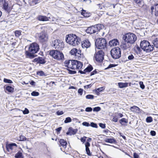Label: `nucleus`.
<instances>
[{
  "mask_svg": "<svg viewBox=\"0 0 158 158\" xmlns=\"http://www.w3.org/2000/svg\"><path fill=\"white\" fill-rule=\"evenodd\" d=\"M128 83L126 82V83H122V82H119L118 83V85L120 88H125L128 86Z\"/></svg>",
  "mask_w": 158,
  "mask_h": 158,
  "instance_id": "nucleus-23",
  "label": "nucleus"
},
{
  "mask_svg": "<svg viewBox=\"0 0 158 158\" xmlns=\"http://www.w3.org/2000/svg\"><path fill=\"white\" fill-rule=\"evenodd\" d=\"M45 63V61L44 58L41 57H39L38 63L40 64H44Z\"/></svg>",
  "mask_w": 158,
  "mask_h": 158,
  "instance_id": "nucleus-31",
  "label": "nucleus"
},
{
  "mask_svg": "<svg viewBox=\"0 0 158 158\" xmlns=\"http://www.w3.org/2000/svg\"><path fill=\"white\" fill-rule=\"evenodd\" d=\"M64 64L65 67L73 70L81 69L83 66L81 62L76 60H66Z\"/></svg>",
  "mask_w": 158,
  "mask_h": 158,
  "instance_id": "nucleus-1",
  "label": "nucleus"
},
{
  "mask_svg": "<svg viewBox=\"0 0 158 158\" xmlns=\"http://www.w3.org/2000/svg\"><path fill=\"white\" fill-rule=\"evenodd\" d=\"M83 92V89H79L78 90V93L80 94L81 95H82Z\"/></svg>",
  "mask_w": 158,
  "mask_h": 158,
  "instance_id": "nucleus-55",
  "label": "nucleus"
},
{
  "mask_svg": "<svg viewBox=\"0 0 158 158\" xmlns=\"http://www.w3.org/2000/svg\"><path fill=\"white\" fill-rule=\"evenodd\" d=\"M151 135L153 136H154L156 135V132L154 131H151L150 132Z\"/></svg>",
  "mask_w": 158,
  "mask_h": 158,
  "instance_id": "nucleus-53",
  "label": "nucleus"
},
{
  "mask_svg": "<svg viewBox=\"0 0 158 158\" xmlns=\"http://www.w3.org/2000/svg\"><path fill=\"white\" fill-rule=\"evenodd\" d=\"M93 69L92 67L90 65L87 67L83 71L79 70V72L81 74H85L86 72H90Z\"/></svg>",
  "mask_w": 158,
  "mask_h": 158,
  "instance_id": "nucleus-17",
  "label": "nucleus"
},
{
  "mask_svg": "<svg viewBox=\"0 0 158 158\" xmlns=\"http://www.w3.org/2000/svg\"><path fill=\"white\" fill-rule=\"evenodd\" d=\"M86 137H84L83 138H81V141L83 142V143H84L85 141V139Z\"/></svg>",
  "mask_w": 158,
  "mask_h": 158,
  "instance_id": "nucleus-59",
  "label": "nucleus"
},
{
  "mask_svg": "<svg viewBox=\"0 0 158 158\" xmlns=\"http://www.w3.org/2000/svg\"><path fill=\"white\" fill-rule=\"evenodd\" d=\"M140 87L142 89H144L145 88V86L143 84V83L142 81H140L139 83Z\"/></svg>",
  "mask_w": 158,
  "mask_h": 158,
  "instance_id": "nucleus-47",
  "label": "nucleus"
},
{
  "mask_svg": "<svg viewBox=\"0 0 158 158\" xmlns=\"http://www.w3.org/2000/svg\"><path fill=\"white\" fill-rule=\"evenodd\" d=\"M77 130L76 129H74L72 127H69L68 129V131L66 133L68 135H73L76 133Z\"/></svg>",
  "mask_w": 158,
  "mask_h": 158,
  "instance_id": "nucleus-18",
  "label": "nucleus"
},
{
  "mask_svg": "<svg viewBox=\"0 0 158 158\" xmlns=\"http://www.w3.org/2000/svg\"><path fill=\"white\" fill-rule=\"evenodd\" d=\"M37 18L39 21H48L50 18H48L45 16L39 15L37 17Z\"/></svg>",
  "mask_w": 158,
  "mask_h": 158,
  "instance_id": "nucleus-19",
  "label": "nucleus"
},
{
  "mask_svg": "<svg viewBox=\"0 0 158 158\" xmlns=\"http://www.w3.org/2000/svg\"><path fill=\"white\" fill-rule=\"evenodd\" d=\"M104 141L106 143H113L115 142V140L113 138H107L105 139Z\"/></svg>",
  "mask_w": 158,
  "mask_h": 158,
  "instance_id": "nucleus-25",
  "label": "nucleus"
},
{
  "mask_svg": "<svg viewBox=\"0 0 158 158\" xmlns=\"http://www.w3.org/2000/svg\"><path fill=\"white\" fill-rule=\"evenodd\" d=\"M69 73L71 74H75L76 73V71L74 70H69Z\"/></svg>",
  "mask_w": 158,
  "mask_h": 158,
  "instance_id": "nucleus-57",
  "label": "nucleus"
},
{
  "mask_svg": "<svg viewBox=\"0 0 158 158\" xmlns=\"http://www.w3.org/2000/svg\"><path fill=\"white\" fill-rule=\"evenodd\" d=\"M20 139H18V140L20 141H23L26 140V138L24 136L21 135L19 137Z\"/></svg>",
  "mask_w": 158,
  "mask_h": 158,
  "instance_id": "nucleus-35",
  "label": "nucleus"
},
{
  "mask_svg": "<svg viewBox=\"0 0 158 158\" xmlns=\"http://www.w3.org/2000/svg\"><path fill=\"white\" fill-rule=\"evenodd\" d=\"M81 54V51L77 49V56L78 57H80Z\"/></svg>",
  "mask_w": 158,
  "mask_h": 158,
  "instance_id": "nucleus-48",
  "label": "nucleus"
},
{
  "mask_svg": "<svg viewBox=\"0 0 158 158\" xmlns=\"http://www.w3.org/2000/svg\"><path fill=\"white\" fill-rule=\"evenodd\" d=\"M153 44L155 47L156 48H158V41H155L153 43Z\"/></svg>",
  "mask_w": 158,
  "mask_h": 158,
  "instance_id": "nucleus-46",
  "label": "nucleus"
},
{
  "mask_svg": "<svg viewBox=\"0 0 158 158\" xmlns=\"http://www.w3.org/2000/svg\"><path fill=\"white\" fill-rule=\"evenodd\" d=\"M90 125L91 127H94L95 128H97L98 127V126L97 124L94 123L93 122L91 123Z\"/></svg>",
  "mask_w": 158,
  "mask_h": 158,
  "instance_id": "nucleus-42",
  "label": "nucleus"
},
{
  "mask_svg": "<svg viewBox=\"0 0 158 158\" xmlns=\"http://www.w3.org/2000/svg\"><path fill=\"white\" fill-rule=\"evenodd\" d=\"M40 76H42L44 75V73L42 71H39L37 73Z\"/></svg>",
  "mask_w": 158,
  "mask_h": 158,
  "instance_id": "nucleus-50",
  "label": "nucleus"
},
{
  "mask_svg": "<svg viewBox=\"0 0 158 158\" xmlns=\"http://www.w3.org/2000/svg\"><path fill=\"white\" fill-rule=\"evenodd\" d=\"M17 145L15 143H11L6 145V148L8 152H11V151L16 148L17 147Z\"/></svg>",
  "mask_w": 158,
  "mask_h": 158,
  "instance_id": "nucleus-13",
  "label": "nucleus"
},
{
  "mask_svg": "<svg viewBox=\"0 0 158 158\" xmlns=\"http://www.w3.org/2000/svg\"><path fill=\"white\" fill-rule=\"evenodd\" d=\"M96 47L99 49H104L106 46V40L104 38H98L96 40L95 43Z\"/></svg>",
  "mask_w": 158,
  "mask_h": 158,
  "instance_id": "nucleus-9",
  "label": "nucleus"
},
{
  "mask_svg": "<svg viewBox=\"0 0 158 158\" xmlns=\"http://www.w3.org/2000/svg\"><path fill=\"white\" fill-rule=\"evenodd\" d=\"M49 54L54 59L58 60H62L64 58L63 53L58 50H52L50 52Z\"/></svg>",
  "mask_w": 158,
  "mask_h": 158,
  "instance_id": "nucleus-5",
  "label": "nucleus"
},
{
  "mask_svg": "<svg viewBox=\"0 0 158 158\" xmlns=\"http://www.w3.org/2000/svg\"><path fill=\"white\" fill-rule=\"evenodd\" d=\"M72 119L69 117H67L66 118L65 120L64 121L65 123H67L71 122Z\"/></svg>",
  "mask_w": 158,
  "mask_h": 158,
  "instance_id": "nucleus-36",
  "label": "nucleus"
},
{
  "mask_svg": "<svg viewBox=\"0 0 158 158\" xmlns=\"http://www.w3.org/2000/svg\"><path fill=\"white\" fill-rule=\"evenodd\" d=\"M92 110V109L91 107H88L86 108L85 111L87 112H91Z\"/></svg>",
  "mask_w": 158,
  "mask_h": 158,
  "instance_id": "nucleus-45",
  "label": "nucleus"
},
{
  "mask_svg": "<svg viewBox=\"0 0 158 158\" xmlns=\"http://www.w3.org/2000/svg\"><path fill=\"white\" fill-rule=\"evenodd\" d=\"M60 146H62V148H60L61 150L62 151V149H65L66 147V144L67 142L66 141H65L64 139H61L59 141Z\"/></svg>",
  "mask_w": 158,
  "mask_h": 158,
  "instance_id": "nucleus-16",
  "label": "nucleus"
},
{
  "mask_svg": "<svg viewBox=\"0 0 158 158\" xmlns=\"http://www.w3.org/2000/svg\"><path fill=\"white\" fill-rule=\"evenodd\" d=\"M103 89V87H101V88L98 89H97V90H98V91H102V89Z\"/></svg>",
  "mask_w": 158,
  "mask_h": 158,
  "instance_id": "nucleus-64",
  "label": "nucleus"
},
{
  "mask_svg": "<svg viewBox=\"0 0 158 158\" xmlns=\"http://www.w3.org/2000/svg\"><path fill=\"white\" fill-rule=\"evenodd\" d=\"M82 125L86 127H89L90 126V124L87 122H85L82 123Z\"/></svg>",
  "mask_w": 158,
  "mask_h": 158,
  "instance_id": "nucleus-43",
  "label": "nucleus"
},
{
  "mask_svg": "<svg viewBox=\"0 0 158 158\" xmlns=\"http://www.w3.org/2000/svg\"><path fill=\"white\" fill-rule=\"evenodd\" d=\"M90 146V144L89 142H86L85 143V150L87 154L89 155H90V150L89 147Z\"/></svg>",
  "mask_w": 158,
  "mask_h": 158,
  "instance_id": "nucleus-22",
  "label": "nucleus"
},
{
  "mask_svg": "<svg viewBox=\"0 0 158 158\" xmlns=\"http://www.w3.org/2000/svg\"><path fill=\"white\" fill-rule=\"evenodd\" d=\"M120 123L122 125H123L124 124L127 123V121L126 119L123 118L120 120Z\"/></svg>",
  "mask_w": 158,
  "mask_h": 158,
  "instance_id": "nucleus-32",
  "label": "nucleus"
},
{
  "mask_svg": "<svg viewBox=\"0 0 158 158\" xmlns=\"http://www.w3.org/2000/svg\"><path fill=\"white\" fill-rule=\"evenodd\" d=\"M102 26L101 24H98L88 27L86 30V32L88 33L92 34L98 32L102 29Z\"/></svg>",
  "mask_w": 158,
  "mask_h": 158,
  "instance_id": "nucleus-8",
  "label": "nucleus"
},
{
  "mask_svg": "<svg viewBox=\"0 0 158 158\" xmlns=\"http://www.w3.org/2000/svg\"><path fill=\"white\" fill-rule=\"evenodd\" d=\"M110 54L113 58H119L121 56L120 48L118 47H115L112 49L110 51Z\"/></svg>",
  "mask_w": 158,
  "mask_h": 158,
  "instance_id": "nucleus-10",
  "label": "nucleus"
},
{
  "mask_svg": "<svg viewBox=\"0 0 158 158\" xmlns=\"http://www.w3.org/2000/svg\"><path fill=\"white\" fill-rule=\"evenodd\" d=\"M112 121L113 122H116L118 121V118H116V117H114L112 119Z\"/></svg>",
  "mask_w": 158,
  "mask_h": 158,
  "instance_id": "nucleus-61",
  "label": "nucleus"
},
{
  "mask_svg": "<svg viewBox=\"0 0 158 158\" xmlns=\"http://www.w3.org/2000/svg\"><path fill=\"white\" fill-rule=\"evenodd\" d=\"M70 53L71 55L77 56V49L76 48H73L72 49L70 52Z\"/></svg>",
  "mask_w": 158,
  "mask_h": 158,
  "instance_id": "nucleus-26",
  "label": "nucleus"
},
{
  "mask_svg": "<svg viewBox=\"0 0 158 158\" xmlns=\"http://www.w3.org/2000/svg\"><path fill=\"white\" fill-rule=\"evenodd\" d=\"M99 126L102 128H105L106 127L105 124L102 123H100L99 124Z\"/></svg>",
  "mask_w": 158,
  "mask_h": 158,
  "instance_id": "nucleus-51",
  "label": "nucleus"
},
{
  "mask_svg": "<svg viewBox=\"0 0 158 158\" xmlns=\"http://www.w3.org/2000/svg\"><path fill=\"white\" fill-rule=\"evenodd\" d=\"M16 36L19 37L21 35V31H16L15 32Z\"/></svg>",
  "mask_w": 158,
  "mask_h": 158,
  "instance_id": "nucleus-34",
  "label": "nucleus"
},
{
  "mask_svg": "<svg viewBox=\"0 0 158 158\" xmlns=\"http://www.w3.org/2000/svg\"><path fill=\"white\" fill-rule=\"evenodd\" d=\"M114 66H115L114 64H110L109 65V66L106 69L114 67Z\"/></svg>",
  "mask_w": 158,
  "mask_h": 158,
  "instance_id": "nucleus-60",
  "label": "nucleus"
},
{
  "mask_svg": "<svg viewBox=\"0 0 158 158\" xmlns=\"http://www.w3.org/2000/svg\"><path fill=\"white\" fill-rule=\"evenodd\" d=\"M86 98L87 99H93L94 96L92 95H88L86 96Z\"/></svg>",
  "mask_w": 158,
  "mask_h": 158,
  "instance_id": "nucleus-40",
  "label": "nucleus"
},
{
  "mask_svg": "<svg viewBox=\"0 0 158 158\" xmlns=\"http://www.w3.org/2000/svg\"><path fill=\"white\" fill-rule=\"evenodd\" d=\"M152 118L151 117H148L146 118V121L147 123H151L152 121Z\"/></svg>",
  "mask_w": 158,
  "mask_h": 158,
  "instance_id": "nucleus-37",
  "label": "nucleus"
},
{
  "mask_svg": "<svg viewBox=\"0 0 158 158\" xmlns=\"http://www.w3.org/2000/svg\"><path fill=\"white\" fill-rule=\"evenodd\" d=\"M104 54L103 51L101 50L96 52L94 57H95L96 60L100 62H102L104 59Z\"/></svg>",
  "mask_w": 158,
  "mask_h": 158,
  "instance_id": "nucleus-11",
  "label": "nucleus"
},
{
  "mask_svg": "<svg viewBox=\"0 0 158 158\" xmlns=\"http://www.w3.org/2000/svg\"><path fill=\"white\" fill-rule=\"evenodd\" d=\"M39 61V57L37 58H36L34 59L33 60V62H37V63H38Z\"/></svg>",
  "mask_w": 158,
  "mask_h": 158,
  "instance_id": "nucleus-58",
  "label": "nucleus"
},
{
  "mask_svg": "<svg viewBox=\"0 0 158 158\" xmlns=\"http://www.w3.org/2000/svg\"><path fill=\"white\" fill-rule=\"evenodd\" d=\"M48 39V36L47 34L44 32L40 33L39 35V40L41 42L47 41Z\"/></svg>",
  "mask_w": 158,
  "mask_h": 158,
  "instance_id": "nucleus-12",
  "label": "nucleus"
},
{
  "mask_svg": "<svg viewBox=\"0 0 158 158\" xmlns=\"http://www.w3.org/2000/svg\"><path fill=\"white\" fill-rule=\"evenodd\" d=\"M8 4L7 2L4 1V3L3 4V8L5 10H8Z\"/></svg>",
  "mask_w": 158,
  "mask_h": 158,
  "instance_id": "nucleus-28",
  "label": "nucleus"
},
{
  "mask_svg": "<svg viewBox=\"0 0 158 158\" xmlns=\"http://www.w3.org/2000/svg\"><path fill=\"white\" fill-rule=\"evenodd\" d=\"M15 158H23L22 152H18L15 156Z\"/></svg>",
  "mask_w": 158,
  "mask_h": 158,
  "instance_id": "nucleus-30",
  "label": "nucleus"
},
{
  "mask_svg": "<svg viewBox=\"0 0 158 158\" xmlns=\"http://www.w3.org/2000/svg\"><path fill=\"white\" fill-rule=\"evenodd\" d=\"M3 81L6 83H13L11 80L6 78H4Z\"/></svg>",
  "mask_w": 158,
  "mask_h": 158,
  "instance_id": "nucleus-39",
  "label": "nucleus"
},
{
  "mask_svg": "<svg viewBox=\"0 0 158 158\" xmlns=\"http://www.w3.org/2000/svg\"><path fill=\"white\" fill-rule=\"evenodd\" d=\"M65 40L69 44L73 46H76L80 44V39L75 34H70L68 35L66 38Z\"/></svg>",
  "mask_w": 158,
  "mask_h": 158,
  "instance_id": "nucleus-3",
  "label": "nucleus"
},
{
  "mask_svg": "<svg viewBox=\"0 0 158 158\" xmlns=\"http://www.w3.org/2000/svg\"><path fill=\"white\" fill-rule=\"evenodd\" d=\"M123 40L131 44H132L137 40V37L135 35L132 33H129L123 36Z\"/></svg>",
  "mask_w": 158,
  "mask_h": 158,
  "instance_id": "nucleus-4",
  "label": "nucleus"
},
{
  "mask_svg": "<svg viewBox=\"0 0 158 158\" xmlns=\"http://www.w3.org/2000/svg\"><path fill=\"white\" fill-rule=\"evenodd\" d=\"M131 44L124 41L121 45V48L123 50H126L130 47Z\"/></svg>",
  "mask_w": 158,
  "mask_h": 158,
  "instance_id": "nucleus-14",
  "label": "nucleus"
},
{
  "mask_svg": "<svg viewBox=\"0 0 158 158\" xmlns=\"http://www.w3.org/2000/svg\"><path fill=\"white\" fill-rule=\"evenodd\" d=\"M51 45L56 49L60 51L62 50L63 48L64 47L62 41L58 40L53 41L51 44Z\"/></svg>",
  "mask_w": 158,
  "mask_h": 158,
  "instance_id": "nucleus-7",
  "label": "nucleus"
},
{
  "mask_svg": "<svg viewBox=\"0 0 158 158\" xmlns=\"http://www.w3.org/2000/svg\"><path fill=\"white\" fill-rule=\"evenodd\" d=\"M91 86V85L90 84L84 86L85 88L88 89L89 87H90Z\"/></svg>",
  "mask_w": 158,
  "mask_h": 158,
  "instance_id": "nucleus-63",
  "label": "nucleus"
},
{
  "mask_svg": "<svg viewBox=\"0 0 158 158\" xmlns=\"http://www.w3.org/2000/svg\"><path fill=\"white\" fill-rule=\"evenodd\" d=\"M57 115H59L63 114H64V112L62 111H58L56 112Z\"/></svg>",
  "mask_w": 158,
  "mask_h": 158,
  "instance_id": "nucleus-52",
  "label": "nucleus"
},
{
  "mask_svg": "<svg viewBox=\"0 0 158 158\" xmlns=\"http://www.w3.org/2000/svg\"><path fill=\"white\" fill-rule=\"evenodd\" d=\"M14 89L11 86H7L6 87L5 90L9 92H12L14 91Z\"/></svg>",
  "mask_w": 158,
  "mask_h": 158,
  "instance_id": "nucleus-27",
  "label": "nucleus"
},
{
  "mask_svg": "<svg viewBox=\"0 0 158 158\" xmlns=\"http://www.w3.org/2000/svg\"><path fill=\"white\" fill-rule=\"evenodd\" d=\"M39 0H32V4L33 5L36 4L38 3V1Z\"/></svg>",
  "mask_w": 158,
  "mask_h": 158,
  "instance_id": "nucleus-49",
  "label": "nucleus"
},
{
  "mask_svg": "<svg viewBox=\"0 0 158 158\" xmlns=\"http://www.w3.org/2000/svg\"><path fill=\"white\" fill-rule=\"evenodd\" d=\"M130 110L133 112H138L139 110V108L136 106H133L130 108Z\"/></svg>",
  "mask_w": 158,
  "mask_h": 158,
  "instance_id": "nucleus-24",
  "label": "nucleus"
},
{
  "mask_svg": "<svg viewBox=\"0 0 158 158\" xmlns=\"http://www.w3.org/2000/svg\"><path fill=\"white\" fill-rule=\"evenodd\" d=\"M39 49V46L37 43H32L30 45L28 50L26 52L25 54L27 57L33 58L35 57L34 54L36 53Z\"/></svg>",
  "mask_w": 158,
  "mask_h": 158,
  "instance_id": "nucleus-2",
  "label": "nucleus"
},
{
  "mask_svg": "<svg viewBox=\"0 0 158 158\" xmlns=\"http://www.w3.org/2000/svg\"><path fill=\"white\" fill-rule=\"evenodd\" d=\"M101 110V108L99 107H94L93 109V111H96L98 112L100 111Z\"/></svg>",
  "mask_w": 158,
  "mask_h": 158,
  "instance_id": "nucleus-41",
  "label": "nucleus"
},
{
  "mask_svg": "<svg viewBox=\"0 0 158 158\" xmlns=\"http://www.w3.org/2000/svg\"><path fill=\"white\" fill-rule=\"evenodd\" d=\"M134 2L137 4L140 3L142 0H132Z\"/></svg>",
  "mask_w": 158,
  "mask_h": 158,
  "instance_id": "nucleus-56",
  "label": "nucleus"
},
{
  "mask_svg": "<svg viewBox=\"0 0 158 158\" xmlns=\"http://www.w3.org/2000/svg\"><path fill=\"white\" fill-rule=\"evenodd\" d=\"M29 113V111L28 110L27 108H25V110L23 111V113L24 114H28Z\"/></svg>",
  "mask_w": 158,
  "mask_h": 158,
  "instance_id": "nucleus-44",
  "label": "nucleus"
},
{
  "mask_svg": "<svg viewBox=\"0 0 158 158\" xmlns=\"http://www.w3.org/2000/svg\"><path fill=\"white\" fill-rule=\"evenodd\" d=\"M133 156L134 158H139V156L138 154L135 152H134L133 153Z\"/></svg>",
  "mask_w": 158,
  "mask_h": 158,
  "instance_id": "nucleus-54",
  "label": "nucleus"
},
{
  "mask_svg": "<svg viewBox=\"0 0 158 158\" xmlns=\"http://www.w3.org/2000/svg\"><path fill=\"white\" fill-rule=\"evenodd\" d=\"M140 46L141 48L147 52H150L153 48V45H151L148 41L145 40L141 41Z\"/></svg>",
  "mask_w": 158,
  "mask_h": 158,
  "instance_id": "nucleus-6",
  "label": "nucleus"
},
{
  "mask_svg": "<svg viewBox=\"0 0 158 158\" xmlns=\"http://www.w3.org/2000/svg\"><path fill=\"white\" fill-rule=\"evenodd\" d=\"M154 9L155 10V15L156 16H158V4H156L154 6H152L151 7V10L152 12H153Z\"/></svg>",
  "mask_w": 158,
  "mask_h": 158,
  "instance_id": "nucleus-20",
  "label": "nucleus"
},
{
  "mask_svg": "<svg viewBox=\"0 0 158 158\" xmlns=\"http://www.w3.org/2000/svg\"><path fill=\"white\" fill-rule=\"evenodd\" d=\"M81 14L85 17H89L90 16L89 14L86 12L85 10H82V11L81 12Z\"/></svg>",
  "mask_w": 158,
  "mask_h": 158,
  "instance_id": "nucleus-29",
  "label": "nucleus"
},
{
  "mask_svg": "<svg viewBox=\"0 0 158 158\" xmlns=\"http://www.w3.org/2000/svg\"><path fill=\"white\" fill-rule=\"evenodd\" d=\"M128 59L129 60H133L135 59V58L133 54H130L128 56Z\"/></svg>",
  "mask_w": 158,
  "mask_h": 158,
  "instance_id": "nucleus-33",
  "label": "nucleus"
},
{
  "mask_svg": "<svg viewBox=\"0 0 158 158\" xmlns=\"http://www.w3.org/2000/svg\"><path fill=\"white\" fill-rule=\"evenodd\" d=\"M118 44V40L117 39H114L110 41L109 44L110 46H114L117 45Z\"/></svg>",
  "mask_w": 158,
  "mask_h": 158,
  "instance_id": "nucleus-21",
  "label": "nucleus"
},
{
  "mask_svg": "<svg viewBox=\"0 0 158 158\" xmlns=\"http://www.w3.org/2000/svg\"><path fill=\"white\" fill-rule=\"evenodd\" d=\"M62 129L61 127H59L57 128L56 130L57 132H60Z\"/></svg>",
  "mask_w": 158,
  "mask_h": 158,
  "instance_id": "nucleus-62",
  "label": "nucleus"
},
{
  "mask_svg": "<svg viewBox=\"0 0 158 158\" xmlns=\"http://www.w3.org/2000/svg\"><path fill=\"white\" fill-rule=\"evenodd\" d=\"M39 94V93L36 91H33L31 93V95L34 96H38Z\"/></svg>",
  "mask_w": 158,
  "mask_h": 158,
  "instance_id": "nucleus-38",
  "label": "nucleus"
},
{
  "mask_svg": "<svg viewBox=\"0 0 158 158\" xmlns=\"http://www.w3.org/2000/svg\"><path fill=\"white\" fill-rule=\"evenodd\" d=\"M90 43L88 40H84L82 42L81 45L83 48L87 49L90 46Z\"/></svg>",
  "mask_w": 158,
  "mask_h": 158,
  "instance_id": "nucleus-15",
  "label": "nucleus"
}]
</instances>
